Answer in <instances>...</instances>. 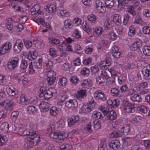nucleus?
Segmentation results:
<instances>
[{
    "label": "nucleus",
    "mask_w": 150,
    "mask_h": 150,
    "mask_svg": "<svg viewBox=\"0 0 150 150\" xmlns=\"http://www.w3.org/2000/svg\"><path fill=\"white\" fill-rule=\"evenodd\" d=\"M27 139L29 143L32 146H35L40 141V138L39 136L36 134L35 132V133L33 132V135L30 137H28Z\"/></svg>",
    "instance_id": "1"
},
{
    "label": "nucleus",
    "mask_w": 150,
    "mask_h": 150,
    "mask_svg": "<svg viewBox=\"0 0 150 150\" xmlns=\"http://www.w3.org/2000/svg\"><path fill=\"white\" fill-rule=\"evenodd\" d=\"M12 44L9 42H7L2 45L0 48V53L4 54L6 53H8L11 50V48Z\"/></svg>",
    "instance_id": "2"
},
{
    "label": "nucleus",
    "mask_w": 150,
    "mask_h": 150,
    "mask_svg": "<svg viewBox=\"0 0 150 150\" xmlns=\"http://www.w3.org/2000/svg\"><path fill=\"white\" fill-rule=\"evenodd\" d=\"M123 108L124 111L128 113L133 112L135 110L133 104L129 103L127 101L123 102Z\"/></svg>",
    "instance_id": "3"
},
{
    "label": "nucleus",
    "mask_w": 150,
    "mask_h": 150,
    "mask_svg": "<svg viewBox=\"0 0 150 150\" xmlns=\"http://www.w3.org/2000/svg\"><path fill=\"white\" fill-rule=\"evenodd\" d=\"M18 61L19 59L18 57L12 58L8 62V68L10 69H12L17 67Z\"/></svg>",
    "instance_id": "4"
},
{
    "label": "nucleus",
    "mask_w": 150,
    "mask_h": 150,
    "mask_svg": "<svg viewBox=\"0 0 150 150\" xmlns=\"http://www.w3.org/2000/svg\"><path fill=\"white\" fill-rule=\"evenodd\" d=\"M57 93L56 90L54 88H49L47 90L46 92L44 94V96L45 99H49L53 96L54 95Z\"/></svg>",
    "instance_id": "5"
},
{
    "label": "nucleus",
    "mask_w": 150,
    "mask_h": 150,
    "mask_svg": "<svg viewBox=\"0 0 150 150\" xmlns=\"http://www.w3.org/2000/svg\"><path fill=\"white\" fill-rule=\"evenodd\" d=\"M49 135L50 137L58 140H63L66 137L64 134L56 132H52L49 134Z\"/></svg>",
    "instance_id": "6"
},
{
    "label": "nucleus",
    "mask_w": 150,
    "mask_h": 150,
    "mask_svg": "<svg viewBox=\"0 0 150 150\" xmlns=\"http://www.w3.org/2000/svg\"><path fill=\"white\" fill-rule=\"evenodd\" d=\"M23 47V43L22 42L20 39H18L15 42L13 46V49L16 53H18L21 51Z\"/></svg>",
    "instance_id": "7"
},
{
    "label": "nucleus",
    "mask_w": 150,
    "mask_h": 150,
    "mask_svg": "<svg viewBox=\"0 0 150 150\" xmlns=\"http://www.w3.org/2000/svg\"><path fill=\"white\" fill-rule=\"evenodd\" d=\"M91 102H89L88 104L83 105L81 109L82 112L84 114H88L93 110V108L91 106Z\"/></svg>",
    "instance_id": "8"
},
{
    "label": "nucleus",
    "mask_w": 150,
    "mask_h": 150,
    "mask_svg": "<svg viewBox=\"0 0 150 150\" xmlns=\"http://www.w3.org/2000/svg\"><path fill=\"white\" fill-rule=\"evenodd\" d=\"M39 107L41 112H45L49 110L50 105L48 103L42 101L39 105Z\"/></svg>",
    "instance_id": "9"
},
{
    "label": "nucleus",
    "mask_w": 150,
    "mask_h": 150,
    "mask_svg": "<svg viewBox=\"0 0 150 150\" xmlns=\"http://www.w3.org/2000/svg\"><path fill=\"white\" fill-rule=\"evenodd\" d=\"M65 106L68 108H76L78 105L77 101L74 99H70L67 101L65 103Z\"/></svg>",
    "instance_id": "10"
},
{
    "label": "nucleus",
    "mask_w": 150,
    "mask_h": 150,
    "mask_svg": "<svg viewBox=\"0 0 150 150\" xmlns=\"http://www.w3.org/2000/svg\"><path fill=\"white\" fill-rule=\"evenodd\" d=\"M79 120V116L78 115H73L71 117L68 119V122L69 126L74 125L77 123Z\"/></svg>",
    "instance_id": "11"
},
{
    "label": "nucleus",
    "mask_w": 150,
    "mask_h": 150,
    "mask_svg": "<svg viewBox=\"0 0 150 150\" xmlns=\"http://www.w3.org/2000/svg\"><path fill=\"white\" fill-rule=\"evenodd\" d=\"M120 145L119 141L117 140L112 141L109 143V146L114 150H117L118 149Z\"/></svg>",
    "instance_id": "12"
},
{
    "label": "nucleus",
    "mask_w": 150,
    "mask_h": 150,
    "mask_svg": "<svg viewBox=\"0 0 150 150\" xmlns=\"http://www.w3.org/2000/svg\"><path fill=\"white\" fill-rule=\"evenodd\" d=\"M98 1H96V4L98 12L101 13H104L105 11L106 8L104 6H102L103 3L102 2H100L98 3Z\"/></svg>",
    "instance_id": "13"
},
{
    "label": "nucleus",
    "mask_w": 150,
    "mask_h": 150,
    "mask_svg": "<svg viewBox=\"0 0 150 150\" xmlns=\"http://www.w3.org/2000/svg\"><path fill=\"white\" fill-rule=\"evenodd\" d=\"M94 96L95 98H98L103 101L105 100L106 99L104 96L103 93L100 90H98L96 91L94 93Z\"/></svg>",
    "instance_id": "14"
},
{
    "label": "nucleus",
    "mask_w": 150,
    "mask_h": 150,
    "mask_svg": "<svg viewBox=\"0 0 150 150\" xmlns=\"http://www.w3.org/2000/svg\"><path fill=\"white\" fill-rule=\"evenodd\" d=\"M130 130V126L128 125L123 126L121 129L122 134H123L125 135H128L129 134Z\"/></svg>",
    "instance_id": "15"
},
{
    "label": "nucleus",
    "mask_w": 150,
    "mask_h": 150,
    "mask_svg": "<svg viewBox=\"0 0 150 150\" xmlns=\"http://www.w3.org/2000/svg\"><path fill=\"white\" fill-rule=\"evenodd\" d=\"M122 135V132L121 131L116 130L115 131L112 132L110 134V138H118L121 137Z\"/></svg>",
    "instance_id": "16"
},
{
    "label": "nucleus",
    "mask_w": 150,
    "mask_h": 150,
    "mask_svg": "<svg viewBox=\"0 0 150 150\" xmlns=\"http://www.w3.org/2000/svg\"><path fill=\"white\" fill-rule=\"evenodd\" d=\"M45 8L46 11L49 13H52L56 10V5L54 4H48Z\"/></svg>",
    "instance_id": "17"
},
{
    "label": "nucleus",
    "mask_w": 150,
    "mask_h": 150,
    "mask_svg": "<svg viewBox=\"0 0 150 150\" xmlns=\"http://www.w3.org/2000/svg\"><path fill=\"white\" fill-rule=\"evenodd\" d=\"M113 21L117 25H119L121 24V21L119 15L115 14L113 16Z\"/></svg>",
    "instance_id": "18"
},
{
    "label": "nucleus",
    "mask_w": 150,
    "mask_h": 150,
    "mask_svg": "<svg viewBox=\"0 0 150 150\" xmlns=\"http://www.w3.org/2000/svg\"><path fill=\"white\" fill-rule=\"evenodd\" d=\"M145 78L150 79V65L146 67L144 71H142Z\"/></svg>",
    "instance_id": "19"
},
{
    "label": "nucleus",
    "mask_w": 150,
    "mask_h": 150,
    "mask_svg": "<svg viewBox=\"0 0 150 150\" xmlns=\"http://www.w3.org/2000/svg\"><path fill=\"white\" fill-rule=\"evenodd\" d=\"M38 55L35 51L30 52L28 55V58L30 60H33L36 58Z\"/></svg>",
    "instance_id": "20"
},
{
    "label": "nucleus",
    "mask_w": 150,
    "mask_h": 150,
    "mask_svg": "<svg viewBox=\"0 0 150 150\" xmlns=\"http://www.w3.org/2000/svg\"><path fill=\"white\" fill-rule=\"evenodd\" d=\"M15 88L12 86H9V88L7 90L8 94L12 96H14L16 95Z\"/></svg>",
    "instance_id": "21"
},
{
    "label": "nucleus",
    "mask_w": 150,
    "mask_h": 150,
    "mask_svg": "<svg viewBox=\"0 0 150 150\" xmlns=\"http://www.w3.org/2000/svg\"><path fill=\"white\" fill-rule=\"evenodd\" d=\"M64 25L65 28L67 29H69L72 26L71 21L69 19H67L64 21Z\"/></svg>",
    "instance_id": "22"
},
{
    "label": "nucleus",
    "mask_w": 150,
    "mask_h": 150,
    "mask_svg": "<svg viewBox=\"0 0 150 150\" xmlns=\"http://www.w3.org/2000/svg\"><path fill=\"white\" fill-rule=\"evenodd\" d=\"M105 4L107 8H111L114 4V0H106Z\"/></svg>",
    "instance_id": "23"
},
{
    "label": "nucleus",
    "mask_w": 150,
    "mask_h": 150,
    "mask_svg": "<svg viewBox=\"0 0 150 150\" xmlns=\"http://www.w3.org/2000/svg\"><path fill=\"white\" fill-rule=\"evenodd\" d=\"M27 111L30 115H33L36 111L35 108L33 106L29 105L27 107Z\"/></svg>",
    "instance_id": "24"
},
{
    "label": "nucleus",
    "mask_w": 150,
    "mask_h": 150,
    "mask_svg": "<svg viewBox=\"0 0 150 150\" xmlns=\"http://www.w3.org/2000/svg\"><path fill=\"white\" fill-rule=\"evenodd\" d=\"M42 58H40L37 60L33 62L34 66L37 68H40L41 67L42 62Z\"/></svg>",
    "instance_id": "25"
},
{
    "label": "nucleus",
    "mask_w": 150,
    "mask_h": 150,
    "mask_svg": "<svg viewBox=\"0 0 150 150\" xmlns=\"http://www.w3.org/2000/svg\"><path fill=\"white\" fill-rule=\"evenodd\" d=\"M111 92L112 96H117L120 95V91L116 88H112L111 90Z\"/></svg>",
    "instance_id": "26"
},
{
    "label": "nucleus",
    "mask_w": 150,
    "mask_h": 150,
    "mask_svg": "<svg viewBox=\"0 0 150 150\" xmlns=\"http://www.w3.org/2000/svg\"><path fill=\"white\" fill-rule=\"evenodd\" d=\"M53 67V63L52 61L49 60L46 62L45 68L46 70H50Z\"/></svg>",
    "instance_id": "27"
},
{
    "label": "nucleus",
    "mask_w": 150,
    "mask_h": 150,
    "mask_svg": "<svg viewBox=\"0 0 150 150\" xmlns=\"http://www.w3.org/2000/svg\"><path fill=\"white\" fill-rule=\"evenodd\" d=\"M144 54L145 55H150V47L145 46L142 49Z\"/></svg>",
    "instance_id": "28"
},
{
    "label": "nucleus",
    "mask_w": 150,
    "mask_h": 150,
    "mask_svg": "<svg viewBox=\"0 0 150 150\" xmlns=\"http://www.w3.org/2000/svg\"><path fill=\"white\" fill-rule=\"evenodd\" d=\"M14 106V104L13 101L12 100H10L8 102H6L5 108L8 109H11Z\"/></svg>",
    "instance_id": "29"
},
{
    "label": "nucleus",
    "mask_w": 150,
    "mask_h": 150,
    "mask_svg": "<svg viewBox=\"0 0 150 150\" xmlns=\"http://www.w3.org/2000/svg\"><path fill=\"white\" fill-rule=\"evenodd\" d=\"M131 99L134 102H140L142 100L141 96L137 94H135L131 97Z\"/></svg>",
    "instance_id": "30"
},
{
    "label": "nucleus",
    "mask_w": 150,
    "mask_h": 150,
    "mask_svg": "<svg viewBox=\"0 0 150 150\" xmlns=\"http://www.w3.org/2000/svg\"><path fill=\"white\" fill-rule=\"evenodd\" d=\"M93 127L96 129H98L100 128L101 127V122L96 120H95L93 122Z\"/></svg>",
    "instance_id": "31"
},
{
    "label": "nucleus",
    "mask_w": 150,
    "mask_h": 150,
    "mask_svg": "<svg viewBox=\"0 0 150 150\" xmlns=\"http://www.w3.org/2000/svg\"><path fill=\"white\" fill-rule=\"evenodd\" d=\"M86 91L85 90H81L78 91L77 94L76 95L78 98H83L86 95Z\"/></svg>",
    "instance_id": "32"
},
{
    "label": "nucleus",
    "mask_w": 150,
    "mask_h": 150,
    "mask_svg": "<svg viewBox=\"0 0 150 150\" xmlns=\"http://www.w3.org/2000/svg\"><path fill=\"white\" fill-rule=\"evenodd\" d=\"M28 66L27 61L24 59H22L20 65V68L21 69L24 70L26 69Z\"/></svg>",
    "instance_id": "33"
},
{
    "label": "nucleus",
    "mask_w": 150,
    "mask_h": 150,
    "mask_svg": "<svg viewBox=\"0 0 150 150\" xmlns=\"http://www.w3.org/2000/svg\"><path fill=\"white\" fill-rule=\"evenodd\" d=\"M71 148V146L69 144H62L60 146V150H69Z\"/></svg>",
    "instance_id": "34"
},
{
    "label": "nucleus",
    "mask_w": 150,
    "mask_h": 150,
    "mask_svg": "<svg viewBox=\"0 0 150 150\" xmlns=\"http://www.w3.org/2000/svg\"><path fill=\"white\" fill-rule=\"evenodd\" d=\"M58 112V111L57 110V108L55 107H52L50 108V113L52 115H56Z\"/></svg>",
    "instance_id": "35"
},
{
    "label": "nucleus",
    "mask_w": 150,
    "mask_h": 150,
    "mask_svg": "<svg viewBox=\"0 0 150 150\" xmlns=\"http://www.w3.org/2000/svg\"><path fill=\"white\" fill-rule=\"evenodd\" d=\"M67 82V79L64 77H63L59 79L58 82V84L60 86H64L65 85Z\"/></svg>",
    "instance_id": "36"
},
{
    "label": "nucleus",
    "mask_w": 150,
    "mask_h": 150,
    "mask_svg": "<svg viewBox=\"0 0 150 150\" xmlns=\"http://www.w3.org/2000/svg\"><path fill=\"white\" fill-rule=\"evenodd\" d=\"M33 132L32 130H29L28 129H25L23 131L22 134L24 135H28V137H30L31 135H33Z\"/></svg>",
    "instance_id": "37"
},
{
    "label": "nucleus",
    "mask_w": 150,
    "mask_h": 150,
    "mask_svg": "<svg viewBox=\"0 0 150 150\" xmlns=\"http://www.w3.org/2000/svg\"><path fill=\"white\" fill-rule=\"evenodd\" d=\"M148 83L146 82H142L140 83L138 86L139 89L141 90L146 88L147 87Z\"/></svg>",
    "instance_id": "38"
},
{
    "label": "nucleus",
    "mask_w": 150,
    "mask_h": 150,
    "mask_svg": "<svg viewBox=\"0 0 150 150\" xmlns=\"http://www.w3.org/2000/svg\"><path fill=\"white\" fill-rule=\"evenodd\" d=\"M19 112L17 111H14L11 114V118L12 120L15 121L17 119V117L19 115Z\"/></svg>",
    "instance_id": "39"
},
{
    "label": "nucleus",
    "mask_w": 150,
    "mask_h": 150,
    "mask_svg": "<svg viewBox=\"0 0 150 150\" xmlns=\"http://www.w3.org/2000/svg\"><path fill=\"white\" fill-rule=\"evenodd\" d=\"M87 18L88 20L93 23L95 22L96 20V16L92 14L89 15L87 17Z\"/></svg>",
    "instance_id": "40"
},
{
    "label": "nucleus",
    "mask_w": 150,
    "mask_h": 150,
    "mask_svg": "<svg viewBox=\"0 0 150 150\" xmlns=\"http://www.w3.org/2000/svg\"><path fill=\"white\" fill-rule=\"evenodd\" d=\"M137 109L144 113H146L147 112V108L144 105L139 106L137 108Z\"/></svg>",
    "instance_id": "41"
},
{
    "label": "nucleus",
    "mask_w": 150,
    "mask_h": 150,
    "mask_svg": "<svg viewBox=\"0 0 150 150\" xmlns=\"http://www.w3.org/2000/svg\"><path fill=\"white\" fill-rule=\"evenodd\" d=\"M137 109L144 113H146L147 112V108L144 105L139 106L137 108Z\"/></svg>",
    "instance_id": "42"
},
{
    "label": "nucleus",
    "mask_w": 150,
    "mask_h": 150,
    "mask_svg": "<svg viewBox=\"0 0 150 150\" xmlns=\"http://www.w3.org/2000/svg\"><path fill=\"white\" fill-rule=\"evenodd\" d=\"M137 109L144 113H146L147 112V108L144 105L139 106L137 108Z\"/></svg>",
    "instance_id": "43"
},
{
    "label": "nucleus",
    "mask_w": 150,
    "mask_h": 150,
    "mask_svg": "<svg viewBox=\"0 0 150 150\" xmlns=\"http://www.w3.org/2000/svg\"><path fill=\"white\" fill-rule=\"evenodd\" d=\"M56 78L55 77L52 78H47L46 79L48 84L52 85L55 82Z\"/></svg>",
    "instance_id": "44"
},
{
    "label": "nucleus",
    "mask_w": 150,
    "mask_h": 150,
    "mask_svg": "<svg viewBox=\"0 0 150 150\" xmlns=\"http://www.w3.org/2000/svg\"><path fill=\"white\" fill-rule=\"evenodd\" d=\"M96 81L98 84H100L104 83L105 80L102 76L100 77H97L96 79Z\"/></svg>",
    "instance_id": "45"
},
{
    "label": "nucleus",
    "mask_w": 150,
    "mask_h": 150,
    "mask_svg": "<svg viewBox=\"0 0 150 150\" xmlns=\"http://www.w3.org/2000/svg\"><path fill=\"white\" fill-rule=\"evenodd\" d=\"M82 26L83 30L88 33H90L91 29L86 24V22L85 23V24L84 22L82 24Z\"/></svg>",
    "instance_id": "46"
},
{
    "label": "nucleus",
    "mask_w": 150,
    "mask_h": 150,
    "mask_svg": "<svg viewBox=\"0 0 150 150\" xmlns=\"http://www.w3.org/2000/svg\"><path fill=\"white\" fill-rule=\"evenodd\" d=\"M90 73L89 69L87 68H83L81 71V73L82 75H87Z\"/></svg>",
    "instance_id": "47"
},
{
    "label": "nucleus",
    "mask_w": 150,
    "mask_h": 150,
    "mask_svg": "<svg viewBox=\"0 0 150 150\" xmlns=\"http://www.w3.org/2000/svg\"><path fill=\"white\" fill-rule=\"evenodd\" d=\"M50 41L51 43L55 44H58L60 43V41L58 39H57L54 37H52L50 38Z\"/></svg>",
    "instance_id": "48"
},
{
    "label": "nucleus",
    "mask_w": 150,
    "mask_h": 150,
    "mask_svg": "<svg viewBox=\"0 0 150 150\" xmlns=\"http://www.w3.org/2000/svg\"><path fill=\"white\" fill-rule=\"evenodd\" d=\"M34 21L38 24H41L42 25H44L45 22L44 20L41 18H38L34 20Z\"/></svg>",
    "instance_id": "49"
},
{
    "label": "nucleus",
    "mask_w": 150,
    "mask_h": 150,
    "mask_svg": "<svg viewBox=\"0 0 150 150\" xmlns=\"http://www.w3.org/2000/svg\"><path fill=\"white\" fill-rule=\"evenodd\" d=\"M93 117L97 119H99L102 117H103L102 114L100 112H94L92 114Z\"/></svg>",
    "instance_id": "50"
},
{
    "label": "nucleus",
    "mask_w": 150,
    "mask_h": 150,
    "mask_svg": "<svg viewBox=\"0 0 150 150\" xmlns=\"http://www.w3.org/2000/svg\"><path fill=\"white\" fill-rule=\"evenodd\" d=\"M143 33L146 34L150 33V27L147 26H144L142 29Z\"/></svg>",
    "instance_id": "51"
},
{
    "label": "nucleus",
    "mask_w": 150,
    "mask_h": 150,
    "mask_svg": "<svg viewBox=\"0 0 150 150\" xmlns=\"http://www.w3.org/2000/svg\"><path fill=\"white\" fill-rule=\"evenodd\" d=\"M7 141V139L6 137L1 136L0 135V145L4 144Z\"/></svg>",
    "instance_id": "52"
},
{
    "label": "nucleus",
    "mask_w": 150,
    "mask_h": 150,
    "mask_svg": "<svg viewBox=\"0 0 150 150\" xmlns=\"http://www.w3.org/2000/svg\"><path fill=\"white\" fill-rule=\"evenodd\" d=\"M49 52L50 55L53 57H56V51L54 48H51L50 49Z\"/></svg>",
    "instance_id": "53"
},
{
    "label": "nucleus",
    "mask_w": 150,
    "mask_h": 150,
    "mask_svg": "<svg viewBox=\"0 0 150 150\" xmlns=\"http://www.w3.org/2000/svg\"><path fill=\"white\" fill-rule=\"evenodd\" d=\"M135 34L134 28L132 26H130L129 28V31L128 33V35L130 36H133Z\"/></svg>",
    "instance_id": "54"
},
{
    "label": "nucleus",
    "mask_w": 150,
    "mask_h": 150,
    "mask_svg": "<svg viewBox=\"0 0 150 150\" xmlns=\"http://www.w3.org/2000/svg\"><path fill=\"white\" fill-rule=\"evenodd\" d=\"M70 81L74 84L77 83L79 80V79L76 76H72L70 80Z\"/></svg>",
    "instance_id": "55"
},
{
    "label": "nucleus",
    "mask_w": 150,
    "mask_h": 150,
    "mask_svg": "<svg viewBox=\"0 0 150 150\" xmlns=\"http://www.w3.org/2000/svg\"><path fill=\"white\" fill-rule=\"evenodd\" d=\"M27 100L26 99L24 95L22 94L20 96V103L22 104L24 103L25 104L26 103Z\"/></svg>",
    "instance_id": "56"
},
{
    "label": "nucleus",
    "mask_w": 150,
    "mask_h": 150,
    "mask_svg": "<svg viewBox=\"0 0 150 150\" xmlns=\"http://www.w3.org/2000/svg\"><path fill=\"white\" fill-rule=\"evenodd\" d=\"M120 89L122 92L125 93L128 90V88L127 85H124L120 87Z\"/></svg>",
    "instance_id": "57"
},
{
    "label": "nucleus",
    "mask_w": 150,
    "mask_h": 150,
    "mask_svg": "<svg viewBox=\"0 0 150 150\" xmlns=\"http://www.w3.org/2000/svg\"><path fill=\"white\" fill-rule=\"evenodd\" d=\"M129 15L128 14H126L124 16V20L123 21V24L126 25L129 19Z\"/></svg>",
    "instance_id": "58"
},
{
    "label": "nucleus",
    "mask_w": 150,
    "mask_h": 150,
    "mask_svg": "<svg viewBox=\"0 0 150 150\" xmlns=\"http://www.w3.org/2000/svg\"><path fill=\"white\" fill-rule=\"evenodd\" d=\"M91 72L93 73H96L99 70V68L98 66L95 65L94 66L92 67H91Z\"/></svg>",
    "instance_id": "59"
},
{
    "label": "nucleus",
    "mask_w": 150,
    "mask_h": 150,
    "mask_svg": "<svg viewBox=\"0 0 150 150\" xmlns=\"http://www.w3.org/2000/svg\"><path fill=\"white\" fill-rule=\"evenodd\" d=\"M72 36L73 37L76 38H79L81 36V35L79 34V30L77 29H76L74 30L72 34Z\"/></svg>",
    "instance_id": "60"
},
{
    "label": "nucleus",
    "mask_w": 150,
    "mask_h": 150,
    "mask_svg": "<svg viewBox=\"0 0 150 150\" xmlns=\"http://www.w3.org/2000/svg\"><path fill=\"white\" fill-rule=\"evenodd\" d=\"M24 45L27 48H29L31 47L32 46V43L31 42L29 41H24Z\"/></svg>",
    "instance_id": "61"
},
{
    "label": "nucleus",
    "mask_w": 150,
    "mask_h": 150,
    "mask_svg": "<svg viewBox=\"0 0 150 150\" xmlns=\"http://www.w3.org/2000/svg\"><path fill=\"white\" fill-rule=\"evenodd\" d=\"M108 37L109 38L113 39H115L117 38V36L116 34L113 32L108 33Z\"/></svg>",
    "instance_id": "62"
},
{
    "label": "nucleus",
    "mask_w": 150,
    "mask_h": 150,
    "mask_svg": "<svg viewBox=\"0 0 150 150\" xmlns=\"http://www.w3.org/2000/svg\"><path fill=\"white\" fill-rule=\"evenodd\" d=\"M34 6L35 11V13H40V12H41V11H39L40 9V6L38 4H35Z\"/></svg>",
    "instance_id": "63"
},
{
    "label": "nucleus",
    "mask_w": 150,
    "mask_h": 150,
    "mask_svg": "<svg viewBox=\"0 0 150 150\" xmlns=\"http://www.w3.org/2000/svg\"><path fill=\"white\" fill-rule=\"evenodd\" d=\"M81 21L80 18H76L74 20L73 23L76 24L77 25H79L81 24Z\"/></svg>",
    "instance_id": "64"
}]
</instances>
